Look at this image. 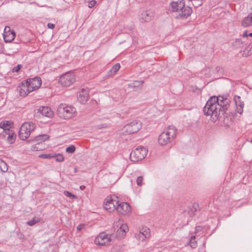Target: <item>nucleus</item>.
I'll return each instance as SVG.
<instances>
[{
	"mask_svg": "<svg viewBox=\"0 0 252 252\" xmlns=\"http://www.w3.org/2000/svg\"><path fill=\"white\" fill-rule=\"evenodd\" d=\"M38 145H37V143L36 144H34L32 146V150L33 151H38L40 149V148H39L37 147Z\"/></svg>",
	"mask_w": 252,
	"mask_h": 252,
	"instance_id": "e433bc0d",
	"label": "nucleus"
},
{
	"mask_svg": "<svg viewBox=\"0 0 252 252\" xmlns=\"http://www.w3.org/2000/svg\"><path fill=\"white\" fill-rule=\"evenodd\" d=\"M85 188H86V187H85V186H81L80 187V189H81V190H84V189H85Z\"/></svg>",
	"mask_w": 252,
	"mask_h": 252,
	"instance_id": "37998d69",
	"label": "nucleus"
},
{
	"mask_svg": "<svg viewBox=\"0 0 252 252\" xmlns=\"http://www.w3.org/2000/svg\"><path fill=\"white\" fill-rule=\"evenodd\" d=\"M172 11L178 13L177 18L181 19H186L189 16L192 12V8L189 6L186 5L184 0L172 1L170 3Z\"/></svg>",
	"mask_w": 252,
	"mask_h": 252,
	"instance_id": "f03ea898",
	"label": "nucleus"
},
{
	"mask_svg": "<svg viewBox=\"0 0 252 252\" xmlns=\"http://www.w3.org/2000/svg\"><path fill=\"white\" fill-rule=\"evenodd\" d=\"M36 127L34 123L32 122L25 123L20 127L19 137L22 140L27 139L30 135L31 133L33 131Z\"/></svg>",
	"mask_w": 252,
	"mask_h": 252,
	"instance_id": "39448f33",
	"label": "nucleus"
},
{
	"mask_svg": "<svg viewBox=\"0 0 252 252\" xmlns=\"http://www.w3.org/2000/svg\"><path fill=\"white\" fill-rule=\"evenodd\" d=\"M95 0H91L88 2V6L89 8H92L95 5Z\"/></svg>",
	"mask_w": 252,
	"mask_h": 252,
	"instance_id": "f704fd0d",
	"label": "nucleus"
},
{
	"mask_svg": "<svg viewBox=\"0 0 252 252\" xmlns=\"http://www.w3.org/2000/svg\"><path fill=\"white\" fill-rule=\"evenodd\" d=\"M49 138V136L47 134H41L35 136L32 141L37 143V145H39L40 143L44 142Z\"/></svg>",
	"mask_w": 252,
	"mask_h": 252,
	"instance_id": "412c9836",
	"label": "nucleus"
},
{
	"mask_svg": "<svg viewBox=\"0 0 252 252\" xmlns=\"http://www.w3.org/2000/svg\"><path fill=\"white\" fill-rule=\"evenodd\" d=\"M47 27L49 29H53L55 28V25L54 24L49 23H48Z\"/></svg>",
	"mask_w": 252,
	"mask_h": 252,
	"instance_id": "ea45409f",
	"label": "nucleus"
},
{
	"mask_svg": "<svg viewBox=\"0 0 252 252\" xmlns=\"http://www.w3.org/2000/svg\"><path fill=\"white\" fill-rule=\"evenodd\" d=\"M154 17V14L151 10H146L141 13V19L142 22H149Z\"/></svg>",
	"mask_w": 252,
	"mask_h": 252,
	"instance_id": "f3484780",
	"label": "nucleus"
},
{
	"mask_svg": "<svg viewBox=\"0 0 252 252\" xmlns=\"http://www.w3.org/2000/svg\"><path fill=\"white\" fill-rule=\"evenodd\" d=\"M116 210L120 214L125 215L130 213L131 208L127 202H122L118 204Z\"/></svg>",
	"mask_w": 252,
	"mask_h": 252,
	"instance_id": "9b49d317",
	"label": "nucleus"
},
{
	"mask_svg": "<svg viewBox=\"0 0 252 252\" xmlns=\"http://www.w3.org/2000/svg\"><path fill=\"white\" fill-rule=\"evenodd\" d=\"M248 36H249V34H248L247 31H245L243 34V36L244 37H248Z\"/></svg>",
	"mask_w": 252,
	"mask_h": 252,
	"instance_id": "a19ab883",
	"label": "nucleus"
},
{
	"mask_svg": "<svg viewBox=\"0 0 252 252\" xmlns=\"http://www.w3.org/2000/svg\"><path fill=\"white\" fill-rule=\"evenodd\" d=\"M38 113L41 114L43 116L51 118L53 116V112L48 107L41 106L38 109Z\"/></svg>",
	"mask_w": 252,
	"mask_h": 252,
	"instance_id": "4468645a",
	"label": "nucleus"
},
{
	"mask_svg": "<svg viewBox=\"0 0 252 252\" xmlns=\"http://www.w3.org/2000/svg\"><path fill=\"white\" fill-rule=\"evenodd\" d=\"M195 236H192L190 239V246L192 248H195L197 247V243L195 241Z\"/></svg>",
	"mask_w": 252,
	"mask_h": 252,
	"instance_id": "cd10ccee",
	"label": "nucleus"
},
{
	"mask_svg": "<svg viewBox=\"0 0 252 252\" xmlns=\"http://www.w3.org/2000/svg\"><path fill=\"white\" fill-rule=\"evenodd\" d=\"M230 101L224 96H213L207 101L204 107L203 111L206 116L214 115L218 118L220 112H225L230 105Z\"/></svg>",
	"mask_w": 252,
	"mask_h": 252,
	"instance_id": "f257e3e1",
	"label": "nucleus"
},
{
	"mask_svg": "<svg viewBox=\"0 0 252 252\" xmlns=\"http://www.w3.org/2000/svg\"><path fill=\"white\" fill-rule=\"evenodd\" d=\"M143 181V177L142 176H139L137 179V184L138 186L142 185V183Z\"/></svg>",
	"mask_w": 252,
	"mask_h": 252,
	"instance_id": "c9c22d12",
	"label": "nucleus"
},
{
	"mask_svg": "<svg viewBox=\"0 0 252 252\" xmlns=\"http://www.w3.org/2000/svg\"><path fill=\"white\" fill-rule=\"evenodd\" d=\"M26 81L30 86V88L32 89V91H33L38 89L42 84L41 79L39 77L30 78Z\"/></svg>",
	"mask_w": 252,
	"mask_h": 252,
	"instance_id": "9d476101",
	"label": "nucleus"
},
{
	"mask_svg": "<svg viewBox=\"0 0 252 252\" xmlns=\"http://www.w3.org/2000/svg\"><path fill=\"white\" fill-rule=\"evenodd\" d=\"M251 15L252 14H249L243 19L241 22V25L243 27L246 28L252 25V17Z\"/></svg>",
	"mask_w": 252,
	"mask_h": 252,
	"instance_id": "aec40b11",
	"label": "nucleus"
},
{
	"mask_svg": "<svg viewBox=\"0 0 252 252\" xmlns=\"http://www.w3.org/2000/svg\"><path fill=\"white\" fill-rule=\"evenodd\" d=\"M7 28H8L9 30H10V28L9 27H5L4 31L6 30ZM3 39L4 41L6 43H9L12 41L14 39L15 37V33L14 32H5L4 31V32L3 33Z\"/></svg>",
	"mask_w": 252,
	"mask_h": 252,
	"instance_id": "dca6fc26",
	"label": "nucleus"
},
{
	"mask_svg": "<svg viewBox=\"0 0 252 252\" xmlns=\"http://www.w3.org/2000/svg\"><path fill=\"white\" fill-rule=\"evenodd\" d=\"M220 66H217V67L216 68V69L218 71H219L220 70Z\"/></svg>",
	"mask_w": 252,
	"mask_h": 252,
	"instance_id": "c03bdc74",
	"label": "nucleus"
},
{
	"mask_svg": "<svg viewBox=\"0 0 252 252\" xmlns=\"http://www.w3.org/2000/svg\"><path fill=\"white\" fill-rule=\"evenodd\" d=\"M148 150L144 147L139 146L130 154L131 161L136 162L144 159L147 155Z\"/></svg>",
	"mask_w": 252,
	"mask_h": 252,
	"instance_id": "423d86ee",
	"label": "nucleus"
},
{
	"mask_svg": "<svg viewBox=\"0 0 252 252\" xmlns=\"http://www.w3.org/2000/svg\"><path fill=\"white\" fill-rule=\"evenodd\" d=\"M0 136L4 138L10 144L14 143L16 138V135L12 130L10 131L9 132L1 133Z\"/></svg>",
	"mask_w": 252,
	"mask_h": 252,
	"instance_id": "2eb2a0df",
	"label": "nucleus"
},
{
	"mask_svg": "<svg viewBox=\"0 0 252 252\" xmlns=\"http://www.w3.org/2000/svg\"><path fill=\"white\" fill-rule=\"evenodd\" d=\"M110 240V238L108 235L105 234L104 233H101L97 236L95 240L94 243L98 245H105L107 242H108Z\"/></svg>",
	"mask_w": 252,
	"mask_h": 252,
	"instance_id": "f8f14e48",
	"label": "nucleus"
},
{
	"mask_svg": "<svg viewBox=\"0 0 252 252\" xmlns=\"http://www.w3.org/2000/svg\"><path fill=\"white\" fill-rule=\"evenodd\" d=\"M128 230V227L126 224H121L120 228L118 230V233L120 237H123Z\"/></svg>",
	"mask_w": 252,
	"mask_h": 252,
	"instance_id": "5701e85b",
	"label": "nucleus"
},
{
	"mask_svg": "<svg viewBox=\"0 0 252 252\" xmlns=\"http://www.w3.org/2000/svg\"><path fill=\"white\" fill-rule=\"evenodd\" d=\"M22 66L21 64H18L17 66L14 67L12 69L13 72H18L19 70L22 68Z\"/></svg>",
	"mask_w": 252,
	"mask_h": 252,
	"instance_id": "72a5a7b5",
	"label": "nucleus"
},
{
	"mask_svg": "<svg viewBox=\"0 0 252 252\" xmlns=\"http://www.w3.org/2000/svg\"><path fill=\"white\" fill-rule=\"evenodd\" d=\"M32 89L30 88V86L26 81L25 82L22 83L20 93L21 95H27L30 93L32 92Z\"/></svg>",
	"mask_w": 252,
	"mask_h": 252,
	"instance_id": "a211bd4d",
	"label": "nucleus"
},
{
	"mask_svg": "<svg viewBox=\"0 0 252 252\" xmlns=\"http://www.w3.org/2000/svg\"><path fill=\"white\" fill-rule=\"evenodd\" d=\"M243 43V41L241 39H236L233 42V46L235 48H239L240 45Z\"/></svg>",
	"mask_w": 252,
	"mask_h": 252,
	"instance_id": "c756f323",
	"label": "nucleus"
},
{
	"mask_svg": "<svg viewBox=\"0 0 252 252\" xmlns=\"http://www.w3.org/2000/svg\"><path fill=\"white\" fill-rule=\"evenodd\" d=\"M89 90L88 89H82L79 92L78 96V100L81 103H85L89 98Z\"/></svg>",
	"mask_w": 252,
	"mask_h": 252,
	"instance_id": "ddd939ff",
	"label": "nucleus"
},
{
	"mask_svg": "<svg viewBox=\"0 0 252 252\" xmlns=\"http://www.w3.org/2000/svg\"><path fill=\"white\" fill-rule=\"evenodd\" d=\"M0 169L3 172H6L8 170L7 163L1 159H0Z\"/></svg>",
	"mask_w": 252,
	"mask_h": 252,
	"instance_id": "a878e982",
	"label": "nucleus"
},
{
	"mask_svg": "<svg viewBox=\"0 0 252 252\" xmlns=\"http://www.w3.org/2000/svg\"><path fill=\"white\" fill-rule=\"evenodd\" d=\"M75 149L74 145H70L66 148L65 151L68 153L72 154L75 152Z\"/></svg>",
	"mask_w": 252,
	"mask_h": 252,
	"instance_id": "7c9ffc66",
	"label": "nucleus"
},
{
	"mask_svg": "<svg viewBox=\"0 0 252 252\" xmlns=\"http://www.w3.org/2000/svg\"><path fill=\"white\" fill-rule=\"evenodd\" d=\"M202 228L201 226H196L195 227V233H197L198 232H200L202 230Z\"/></svg>",
	"mask_w": 252,
	"mask_h": 252,
	"instance_id": "58836bf2",
	"label": "nucleus"
},
{
	"mask_svg": "<svg viewBox=\"0 0 252 252\" xmlns=\"http://www.w3.org/2000/svg\"><path fill=\"white\" fill-rule=\"evenodd\" d=\"M249 36L252 37V32L249 34Z\"/></svg>",
	"mask_w": 252,
	"mask_h": 252,
	"instance_id": "a18cd8bd",
	"label": "nucleus"
},
{
	"mask_svg": "<svg viewBox=\"0 0 252 252\" xmlns=\"http://www.w3.org/2000/svg\"><path fill=\"white\" fill-rule=\"evenodd\" d=\"M142 127V123L138 120H134L124 127V132L126 134H131L138 132Z\"/></svg>",
	"mask_w": 252,
	"mask_h": 252,
	"instance_id": "0eeeda50",
	"label": "nucleus"
},
{
	"mask_svg": "<svg viewBox=\"0 0 252 252\" xmlns=\"http://www.w3.org/2000/svg\"><path fill=\"white\" fill-rule=\"evenodd\" d=\"M58 162H62L64 160V157L62 154H54V158Z\"/></svg>",
	"mask_w": 252,
	"mask_h": 252,
	"instance_id": "c85d7f7f",
	"label": "nucleus"
},
{
	"mask_svg": "<svg viewBox=\"0 0 252 252\" xmlns=\"http://www.w3.org/2000/svg\"><path fill=\"white\" fill-rule=\"evenodd\" d=\"M120 64L118 63L115 64L112 68L109 71L108 74L109 75H114L120 69Z\"/></svg>",
	"mask_w": 252,
	"mask_h": 252,
	"instance_id": "393cba45",
	"label": "nucleus"
},
{
	"mask_svg": "<svg viewBox=\"0 0 252 252\" xmlns=\"http://www.w3.org/2000/svg\"><path fill=\"white\" fill-rule=\"evenodd\" d=\"M150 236L149 229L145 230L143 232H140L137 235L139 237V239H141L142 240H144L145 238H149Z\"/></svg>",
	"mask_w": 252,
	"mask_h": 252,
	"instance_id": "b1692460",
	"label": "nucleus"
},
{
	"mask_svg": "<svg viewBox=\"0 0 252 252\" xmlns=\"http://www.w3.org/2000/svg\"><path fill=\"white\" fill-rule=\"evenodd\" d=\"M250 142L252 143V139L251 140Z\"/></svg>",
	"mask_w": 252,
	"mask_h": 252,
	"instance_id": "49530a36",
	"label": "nucleus"
},
{
	"mask_svg": "<svg viewBox=\"0 0 252 252\" xmlns=\"http://www.w3.org/2000/svg\"><path fill=\"white\" fill-rule=\"evenodd\" d=\"M75 81L74 75L68 72L62 74L59 79V83L63 87H68Z\"/></svg>",
	"mask_w": 252,
	"mask_h": 252,
	"instance_id": "6e6552de",
	"label": "nucleus"
},
{
	"mask_svg": "<svg viewBox=\"0 0 252 252\" xmlns=\"http://www.w3.org/2000/svg\"><path fill=\"white\" fill-rule=\"evenodd\" d=\"M63 194L65 196L70 197V198H76V197H77L76 195L72 194L70 192L67 191V190L64 191Z\"/></svg>",
	"mask_w": 252,
	"mask_h": 252,
	"instance_id": "2f4dec72",
	"label": "nucleus"
},
{
	"mask_svg": "<svg viewBox=\"0 0 252 252\" xmlns=\"http://www.w3.org/2000/svg\"><path fill=\"white\" fill-rule=\"evenodd\" d=\"M118 203V201L114 200L112 196H110L104 202V207L108 212H112L117 210V206Z\"/></svg>",
	"mask_w": 252,
	"mask_h": 252,
	"instance_id": "1a4fd4ad",
	"label": "nucleus"
},
{
	"mask_svg": "<svg viewBox=\"0 0 252 252\" xmlns=\"http://www.w3.org/2000/svg\"><path fill=\"white\" fill-rule=\"evenodd\" d=\"M40 219L38 217H35L32 220H30L27 222V224L29 226H32L36 223L39 222Z\"/></svg>",
	"mask_w": 252,
	"mask_h": 252,
	"instance_id": "bb28decb",
	"label": "nucleus"
},
{
	"mask_svg": "<svg viewBox=\"0 0 252 252\" xmlns=\"http://www.w3.org/2000/svg\"><path fill=\"white\" fill-rule=\"evenodd\" d=\"M235 104L237 106V111L239 114H242L243 111L244 106V102L241 101V97L239 96H235L234 97Z\"/></svg>",
	"mask_w": 252,
	"mask_h": 252,
	"instance_id": "6ab92c4d",
	"label": "nucleus"
},
{
	"mask_svg": "<svg viewBox=\"0 0 252 252\" xmlns=\"http://www.w3.org/2000/svg\"><path fill=\"white\" fill-rule=\"evenodd\" d=\"M0 128L3 129V131L1 133L9 132L10 131L12 130L10 128L9 122H1L0 123Z\"/></svg>",
	"mask_w": 252,
	"mask_h": 252,
	"instance_id": "4be33fe9",
	"label": "nucleus"
},
{
	"mask_svg": "<svg viewBox=\"0 0 252 252\" xmlns=\"http://www.w3.org/2000/svg\"><path fill=\"white\" fill-rule=\"evenodd\" d=\"M43 158H54V154H42L39 156Z\"/></svg>",
	"mask_w": 252,
	"mask_h": 252,
	"instance_id": "473e14b6",
	"label": "nucleus"
},
{
	"mask_svg": "<svg viewBox=\"0 0 252 252\" xmlns=\"http://www.w3.org/2000/svg\"><path fill=\"white\" fill-rule=\"evenodd\" d=\"M143 81H135V84H137V85H135V86H138V84H142L143 83Z\"/></svg>",
	"mask_w": 252,
	"mask_h": 252,
	"instance_id": "79ce46f5",
	"label": "nucleus"
},
{
	"mask_svg": "<svg viewBox=\"0 0 252 252\" xmlns=\"http://www.w3.org/2000/svg\"><path fill=\"white\" fill-rule=\"evenodd\" d=\"M85 227V225L84 224H81L77 226V229L79 231L82 230Z\"/></svg>",
	"mask_w": 252,
	"mask_h": 252,
	"instance_id": "4c0bfd02",
	"label": "nucleus"
},
{
	"mask_svg": "<svg viewBox=\"0 0 252 252\" xmlns=\"http://www.w3.org/2000/svg\"><path fill=\"white\" fill-rule=\"evenodd\" d=\"M177 133V129L175 126H170L159 136L158 141L161 145H165L171 142L175 138Z\"/></svg>",
	"mask_w": 252,
	"mask_h": 252,
	"instance_id": "7ed1b4c3",
	"label": "nucleus"
},
{
	"mask_svg": "<svg viewBox=\"0 0 252 252\" xmlns=\"http://www.w3.org/2000/svg\"><path fill=\"white\" fill-rule=\"evenodd\" d=\"M76 113V110L75 107L64 103L60 104L57 108L58 116L64 119H69L72 118Z\"/></svg>",
	"mask_w": 252,
	"mask_h": 252,
	"instance_id": "20e7f679",
	"label": "nucleus"
}]
</instances>
